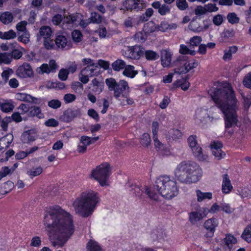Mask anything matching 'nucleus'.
Listing matches in <instances>:
<instances>
[{"instance_id": "nucleus-18", "label": "nucleus", "mask_w": 251, "mask_h": 251, "mask_svg": "<svg viewBox=\"0 0 251 251\" xmlns=\"http://www.w3.org/2000/svg\"><path fill=\"white\" fill-rule=\"evenodd\" d=\"M172 53L168 50H162L161 52V61L164 67H168L171 63Z\"/></svg>"}, {"instance_id": "nucleus-38", "label": "nucleus", "mask_w": 251, "mask_h": 251, "mask_svg": "<svg viewBox=\"0 0 251 251\" xmlns=\"http://www.w3.org/2000/svg\"><path fill=\"white\" fill-rule=\"evenodd\" d=\"M202 218L201 213L198 212H192L189 214V220L192 224H196Z\"/></svg>"}, {"instance_id": "nucleus-52", "label": "nucleus", "mask_w": 251, "mask_h": 251, "mask_svg": "<svg viewBox=\"0 0 251 251\" xmlns=\"http://www.w3.org/2000/svg\"><path fill=\"white\" fill-rule=\"evenodd\" d=\"M37 71L38 73L42 74L44 73L49 74L51 72L48 64H43L40 67L37 68Z\"/></svg>"}, {"instance_id": "nucleus-23", "label": "nucleus", "mask_w": 251, "mask_h": 251, "mask_svg": "<svg viewBox=\"0 0 251 251\" xmlns=\"http://www.w3.org/2000/svg\"><path fill=\"white\" fill-rule=\"evenodd\" d=\"M238 48L236 46H232L224 50V54L223 59L226 61L231 60L232 58V54L236 53Z\"/></svg>"}, {"instance_id": "nucleus-31", "label": "nucleus", "mask_w": 251, "mask_h": 251, "mask_svg": "<svg viewBox=\"0 0 251 251\" xmlns=\"http://www.w3.org/2000/svg\"><path fill=\"white\" fill-rule=\"evenodd\" d=\"M13 135L11 134L7 135L0 139V147L1 148H7L9 146L13 140Z\"/></svg>"}, {"instance_id": "nucleus-37", "label": "nucleus", "mask_w": 251, "mask_h": 251, "mask_svg": "<svg viewBox=\"0 0 251 251\" xmlns=\"http://www.w3.org/2000/svg\"><path fill=\"white\" fill-rule=\"evenodd\" d=\"M89 251H103L98 242L93 240H90L87 244Z\"/></svg>"}, {"instance_id": "nucleus-1", "label": "nucleus", "mask_w": 251, "mask_h": 251, "mask_svg": "<svg viewBox=\"0 0 251 251\" xmlns=\"http://www.w3.org/2000/svg\"><path fill=\"white\" fill-rule=\"evenodd\" d=\"M44 224L53 247L63 246L75 231L72 216L59 206L47 212Z\"/></svg>"}, {"instance_id": "nucleus-17", "label": "nucleus", "mask_w": 251, "mask_h": 251, "mask_svg": "<svg viewBox=\"0 0 251 251\" xmlns=\"http://www.w3.org/2000/svg\"><path fill=\"white\" fill-rule=\"evenodd\" d=\"M237 240L234 236L228 234L222 241L223 246L226 251H230L233 247V245L236 244Z\"/></svg>"}, {"instance_id": "nucleus-34", "label": "nucleus", "mask_w": 251, "mask_h": 251, "mask_svg": "<svg viewBox=\"0 0 251 251\" xmlns=\"http://www.w3.org/2000/svg\"><path fill=\"white\" fill-rule=\"evenodd\" d=\"M52 31L49 26H42L39 30L40 35L44 39L50 38L51 35Z\"/></svg>"}, {"instance_id": "nucleus-32", "label": "nucleus", "mask_w": 251, "mask_h": 251, "mask_svg": "<svg viewBox=\"0 0 251 251\" xmlns=\"http://www.w3.org/2000/svg\"><path fill=\"white\" fill-rule=\"evenodd\" d=\"M13 20L12 14L9 12H5L0 16V21L4 24L10 23Z\"/></svg>"}, {"instance_id": "nucleus-14", "label": "nucleus", "mask_w": 251, "mask_h": 251, "mask_svg": "<svg viewBox=\"0 0 251 251\" xmlns=\"http://www.w3.org/2000/svg\"><path fill=\"white\" fill-rule=\"evenodd\" d=\"M17 74L21 77H30L33 75V71L30 65L24 63L20 66L17 70Z\"/></svg>"}, {"instance_id": "nucleus-47", "label": "nucleus", "mask_w": 251, "mask_h": 251, "mask_svg": "<svg viewBox=\"0 0 251 251\" xmlns=\"http://www.w3.org/2000/svg\"><path fill=\"white\" fill-rule=\"evenodd\" d=\"M72 39L75 43L80 42L82 39V33L78 30H75L72 33Z\"/></svg>"}, {"instance_id": "nucleus-15", "label": "nucleus", "mask_w": 251, "mask_h": 251, "mask_svg": "<svg viewBox=\"0 0 251 251\" xmlns=\"http://www.w3.org/2000/svg\"><path fill=\"white\" fill-rule=\"evenodd\" d=\"M80 112L78 109H68L65 111L61 119L64 122H69L75 117L80 116Z\"/></svg>"}, {"instance_id": "nucleus-26", "label": "nucleus", "mask_w": 251, "mask_h": 251, "mask_svg": "<svg viewBox=\"0 0 251 251\" xmlns=\"http://www.w3.org/2000/svg\"><path fill=\"white\" fill-rule=\"evenodd\" d=\"M138 74V71L135 70L134 67L130 65H126L123 72L124 75L128 77L133 78Z\"/></svg>"}, {"instance_id": "nucleus-21", "label": "nucleus", "mask_w": 251, "mask_h": 251, "mask_svg": "<svg viewBox=\"0 0 251 251\" xmlns=\"http://www.w3.org/2000/svg\"><path fill=\"white\" fill-rule=\"evenodd\" d=\"M35 134L32 130L25 131L21 135V140L25 144L33 142L35 140Z\"/></svg>"}, {"instance_id": "nucleus-27", "label": "nucleus", "mask_w": 251, "mask_h": 251, "mask_svg": "<svg viewBox=\"0 0 251 251\" xmlns=\"http://www.w3.org/2000/svg\"><path fill=\"white\" fill-rule=\"evenodd\" d=\"M207 117V113L205 109L198 108L196 111L195 119L198 123H202Z\"/></svg>"}, {"instance_id": "nucleus-20", "label": "nucleus", "mask_w": 251, "mask_h": 251, "mask_svg": "<svg viewBox=\"0 0 251 251\" xmlns=\"http://www.w3.org/2000/svg\"><path fill=\"white\" fill-rule=\"evenodd\" d=\"M55 43L58 48L61 49L67 50L69 49V45L68 44L66 37L62 35H58L56 36Z\"/></svg>"}, {"instance_id": "nucleus-63", "label": "nucleus", "mask_w": 251, "mask_h": 251, "mask_svg": "<svg viewBox=\"0 0 251 251\" xmlns=\"http://www.w3.org/2000/svg\"><path fill=\"white\" fill-rule=\"evenodd\" d=\"M170 11V7L166 4H163L161 5L159 10H158V13L161 15H165L167 13H169Z\"/></svg>"}, {"instance_id": "nucleus-48", "label": "nucleus", "mask_w": 251, "mask_h": 251, "mask_svg": "<svg viewBox=\"0 0 251 251\" xmlns=\"http://www.w3.org/2000/svg\"><path fill=\"white\" fill-rule=\"evenodd\" d=\"M30 35L28 31L23 32V33L18 37V40L25 44L29 42Z\"/></svg>"}, {"instance_id": "nucleus-44", "label": "nucleus", "mask_w": 251, "mask_h": 251, "mask_svg": "<svg viewBox=\"0 0 251 251\" xmlns=\"http://www.w3.org/2000/svg\"><path fill=\"white\" fill-rule=\"evenodd\" d=\"M151 137L147 133H144L141 137L140 143L145 147H148L151 144Z\"/></svg>"}, {"instance_id": "nucleus-58", "label": "nucleus", "mask_w": 251, "mask_h": 251, "mask_svg": "<svg viewBox=\"0 0 251 251\" xmlns=\"http://www.w3.org/2000/svg\"><path fill=\"white\" fill-rule=\"evenodd\" d=\"M27 23L25 21H23L18 23L16 25V29L19 31L25 32L27 31L26 28V26Z\"/></svg>"}, {"instance_id": "nucleus-24", "label": "nucleus", "mask_w": 251, "mask_h": 251, "mask_svg": "<svg viewBox=\"0 0 251 251\" xmlns=\"http://www.w3.org/2000/svg\"><path fill=\"white\" fill-rule=\"evenodd\" d=\"M176 27L177 25L176 24L172 23L169 24L166 21H162L160 24L155 27V28L159 31L165 32L167 30L176 29Z\"/></svg>"}, {"instance_id": "nucleus-28", "label": "nucleus", "mask_w": 251, "mask_h": 251, "mask_svg": "<svg viewBox=\"0 0 251 251\" xmlns=\"http://www.w3.org/2000/svg\"><path fill=\"white\" fill-rule=\"evenodd\" d=\"M27 115L30 117H37L39 119L44 117V114L42 113L41 108L38 106H32Z\"/></svg>"}, {"instance_id": "nucleus-6", "label": "nucleus", "mask_w": 251, "mask_h": 251, "mask_svg": "<svg viewBox=\"0 0 251 251\" xmlns=\"http://www.w3.org/2000/svg\"><path fill=\"white\" fill-rule=\"evenodd\" d=\"M111 169L107 163L101 164L92 172V176L99 181L102 186L107 185V180L110 175Z\"/></svg>"}, {"instance_id": "nucleus-3", "label": "nucleus", "mask_w": 251, "mask_h": 251, "mask_svg": "<svg viewBox=\"0 0 251 251\" xmlns=\"http://www.w3.org/2000/svg\"><path fill=\"white\" fill-rule=\"evenodd\" d=\"M153 188V191L147 186L145 188L146 195L153 200L156 201L158 198V194L154 192V190L166 199H172L178 194V190L176 181L167 175L160 176L156 178Z\"/></svg>"}, {"instance_id": "nucleus-50", "label": "nucleus", "mask_w": 251, "mask_h": 251, "mask_svg": "<svg viewBox=\"0 0 251 251\" xmlns=\"http://www.w3.org/2000/svg\"><path fill=\"white\" fill-rule=\"evenodd\" d=\"M44 46L47 50H52L55 46L54 41L53 40L50 39V37L45 39L44 41Z\"/></svg>"}, {"instance_id": "nucleus-10", "label": "nucleus", "mask_w": 251, "mask_h": 251, "mask_svg": "<svg viewBox=\"0 0 251 251\" xmlns=\"http://www.w3.org/2000/svg\"><path fill=\"white\" fill-rule=\"evenodd\" d=\"M124 6L127 10L138 11L145 8L146 4L144 0H126Z\"/></svg>"}, {"instance_id": "nucleus-7", "label": "nucleus", "mask_w": 251, "mask_h": 251, "mask_svg": "<svg viewBox=\"0 0 251 251\" xmlns=\"http://www.w3.org/2000/svg\"><path fill=\"white\" fill-rule=\"evenodd\" d=\"M197 136L195 135H191L187 139L188 143L192 152L195 156L199 161H205L208 158V155L203 152L202 148L199 145Z\"/></svg>"}, {"instance_id": "nucleus-8", "label": "nucleus", "mask_w": 251, "mask_h": 251, "mask_svg": "<svg viewBox=\"0 0 251 251\" xmlns=\"http://www.w3.org/2000/svg\"><path fill=\"white\" fill-rule=\"evenodd\" d=\"M188 57L185 55H180L174 62L173 65L176 68L174 69V73L179 75L185 74L189 72V62L187 61Z\"/></svg>"}, {"instance_id": "nucleus-9", "label": "nucleus", "mask_w": 251, "mask_h": 251, "mask_svg": "<svg viewBox=\"0 0 251 251\" xmlns=\"http://www.w3.org/2000/svg\"><path fill=\"white\" fill-rule=\"evenodd\" d=\"M144 54V49L139 46L128 47L123 55L133 59H138Z\"/></svg>"}, {"instance_id": "nucleus-41", "label": "nucleus", "mask_w": 251, "mask_h": 251, "mask_svg": "<svg viewBox=\"0 0 251 251\" xmlns=\"http://www.w3.org/2000/svg\"><path fill=\"white\" fill-rule=\"evenodd\" d=\"M43 172V169L41 167H38L37 168H33L27 172V174L31 178L40 175Z\"/></svg>"}, {"instance_id": "nucleus-2", "label": "nucleus", "mask_w": 251, "mask_h": 251, "mask_svg": "<svg viewBox=\"0 0 251 251\" xmlns=\"http://www.w3.org/2000/svg\"><path fill=\"white\" fill-rule=\"evenodd\" d=\"M208 94L224 114L226 128L236 126L238 121L237 115L238 101L231 85L226 83L219 88L212 87L209 90Z\"/></svg>"}, {"instance_id": "nucleus-56", "label": "nucleus", "mask_w": 251, "mask_h": 251, "mask_svg": "<svg viewBox=\"0 0 251 251\" xmlns=\"http://www.w3.org/2000/svg\"><path fill=\"white\" fill-rule=\"evenodd\" d=\"M176 5L178 8L181 10H184L188 7L186 0H176Z\"/></svg>"}, {"instance_id": "nucleus-33", "label": "nucleus", "mask_w": 251, "mask_h": 251, "mask_svg": "<svg viewBox=\"0 0 251 251\" xmlns=\"http://www.w3.org/2000/svg\"><path fill=\"white\" fill-rule=\"evenodd\" d=\"M16 33L12 29L4 32L0 31V38L2 39L11 40L16 38Z\"/></svg>"}, {"instance_id": "nucleus-57", "label": "nucleus", "mask_w": 251, "mask_h": 251, "mask_svg": "<svg viewBox=\"0 0 251 251\" xmlns=\"http://www.w3.org/2000/svg\"><path fill=\"white\" fill-rule=\"evenodd\" d=\"M215 150L212 151V154L218 160H220L226 155V153L222 151L221 149L219 150L218 149L217 150L215 149Z\"/></svg>"}, {"instance_id": "nucleus-4", "label": "nucleus", "mask_w": 251, "mask_h": 251, "mask_svg": "<svg viewBox=\"0 0 251 251\" xmlns=\"http://www.w3.org/2000/svg\"><path fill=\"white\" fill-rule=\"evenodd\" d=\"M175 178L180 182L191 184L196 183L201 178L202 171L196 163L183 161L178 164L174 171Z\"/></svg>"}, {"instance_id": "nucleus-61", "label": "nucleus", "mask_w": 251, "mask_h": 251, "mask_svg": "<svg viewBox=\"0 0 251 251\" xmlns=\"http://www.w3.org/2000/svg\"><path fill=\"white\" fill-rule=\"evenodd\" d=\"M68 74L69 72L67 70L62 69L59 71L58 73V77L60 80L65 81L67 79Z\"/></svg>"}, {"instance_id": "nucleus-42", "label": "nucleus", "mask_w": 251, "mask_h": 251, "mask_svg": "<svg viewBox=\"0 0 251 251\" xmlns=\"http://www.w3.org/2000/svg\"><path fill=\"white\" fill-rule=\"evenodd\" d=\"M179 53L184 54H190L191 55H195L196 54V51L194 50L189 49L186 45L182 44L180 46Z\"/></svg>"}, {"instance_id": "nucleus-35", "label": "nucleus", "mask_w": 251, "mask_h": 251, "mask_svg": "<svg viewBox=\"0 0 251 251\" xmlns=\"http://www.w3.org/2000/svg\"><path fill=\"white\" fill-rule=\"evenodd\" d=\"M241 237L248 243L251 242V224L248 225L244 229Z\"/></svg>"}, {"instance_id": "nucleus-30", "label": "nucleus", "mask_w": 251, "mask_h": 251, "mask_svg": "<svg viewBox=\"0 0 251 251\" xmlns=\"http://www.w3.org/2000/svg\"><path fill=\"white\" fill-rule=\"evenodd\" d=\"M126 65V63L124 60L118 59L112 63L111 66L114 71L119 72L123 70Z\"/></svg>"}, {"instance_id": "nucleus-64", "label": "nucleus", "mask_w": 251, "mask_h": 251, "mask_svg": "<svg viewBox=\"0 0 251 251\" xmlns=\"http://www.w3.org/2000/svg\"><path fill=\"white\" fill-rule=\"evenodd\" d=\"M41 245V238L39 236L33 237L30 243V246L35 247H38Z\"/></svg>"}, {"instance_id": "nucleus-5", "label": "nucleus", "mask_w": 251, "mask_h": 251, "mask_svg": "<svg viewBox=\"0 0 251 251\" xmlns=\"http://www.w3.org/2000/svg\"><path fill=\"white\" fill-rule=\"evenodd\" d=\"M99 201L97 193L85 191L75 200L73 205L76 213L83 217H87L93 213Z\"/></svg>"}, {"instance_id": "nucleus-29", "label": "nucleus", "mask_w": 251, "mask_h": 251, "mask_svg": "<svg viewBox=\"0 0 251 251\" xmlns=\"http://www.w3.org/2000/svg\"><path fill=\"white\" fill-rule=\"evenodd\" d=\"M196 193L199 202H201L205 199L211 200L212 198V194L211 192L203 193L200 190H197Z\"/></svg>"}, {"instance_id": "nucleus-16", "label": "nucleus", "mask_w": 251, "mask_h": 251, "mask_svg": "<svg viewBox=\"0 0 251 251\" xmlns=\"http://www.w3.org/2000/svg\"><path fill=\"white\" fill-rule=\"evenodd\" d=\"M218 224L217 220L215 218L209 219L205 221L204 227L208 231L207 236L212 237L213 235L215 227Z\"/></svg>"}, {"instance_id": "nucleus-45", "label": "nucleus", "mask_w": 251, "mask_h": 251, "mask_svg": "<svg viewBox=\"0 0 251 251\" xmlns=\"http://www.w3.org/2000/svg\"><path fill=\"white\" fill-rule=\"evenodd\" d=\"M71 88L76 93L81 94L83 90V85L78 81L73 82Z\"/></svg>"}, {"instance_id": "nucleus-54", "label": "nucleus", "mask_w": 251, "mask_h": 251, "mask_svg": "<svg viewBox=\"0 0 251 251\" xmlns=\"http://www.w3.org/2000/svg\"><path fill=\"white\" fill-rule=\"evenodd\" d=\"M48 105L51 108L57 109L60 107L61 102L58 100H52L48 102Z\"/></svg>"}, {"instance_id": "nucleus-40", "label": "nucleus", "mask_w": 251, "mask_h": 251, "mask_svg": "<svg viewBox=\"0 0 251 251\" xmlns=\"http://www.w3.org/2000/svg\"><path fill=\"white\" fill-rule=\"evenodd\" d=\"M89 20L91 23L99 24L102 21V17L98 13L93 12L91 13V16Z\"/></svg>"}, {"instance_id": "nucleus-25", "label": "nucleus", "mask_w": 251, "mask_h": 251, "mask_svg": "<svg viewBox=\"0 0 251 251\" xmlns=\"http://www.w3.org/2000/svg\"><path fill=\"white\" fill-rule=\"evenodd\" d=\"M14 108V105L11 101L0 100V110L3 112L5 113L10 112Z\"/></svg>"}, {"instance_id": "nucleus-49", "label": "nucleus", "mask_w": 251, "mask_h": 251, "mask_svg": "<svg viewBox=\"0 0 251 251\" xmlns=\"http://www.w3.org/2000/svg\"><path fill=\"white\" fill-rule=\"evenodd\" d=\"M224 16L221 14H217L213 18V23L216 26H220L224 22Z\"/></svg>"}, {"instance_id": "nucleus-55", "label": "nucleus", "mask_w": 251, "mask_h": 251, "mask_svg": "<svg viewBox=\"0 0 251 251\" xmlns=\"http://www.w3.org/2000/svg\"><path fill=\"white\" fill-rule=\"evenodd\" d=\"M202 41V38L200 36H195L190 40V46L194 47L198 46Z\"/></svg>"}, {"instance_id": "nucleus-62", "label": "nucleus", "mask_w": 251, "mask_h": 251, "mask_svg": "<svg viewBox=\"0 0 251 251\" xmlns=\"http://www.w3.org/2000/svg\"><path fill=\"white\" fill-rule=\"evenodd\" d=\"M87 114L89 116L98 122L100 120L99 115L97 112L94 109H90L88 110Z\"/></svg>"}, {"instance_id": "nucleus-43", "label": "nucleus", "mask_w": 251, "mask_h": 251, "mask_svg": "<svg viewBox=\"0 0 251 251\" xmlns=\"http://www.w3.org/2000/svg\"><path fill=\"white\" fill-rule=\"evenodd\" d=\"M11 62V56L7 52L0 53V64H9Z\"/></svg>"}, {"instance_id": "nucleus-13", "label": "nucleus", "mask_w": 251, "mask_h": 251, "mask_svg": "<svg viewBox=\"0 0 251 251\" xmlns=\"http://www.w3.org/2000/svg\"><path fill=\"white\" fill-rule=\"evenodd\" d=\"M81 18L82 15L79 13L72 14L64 17L63 23H65L68 25L67 28L76 26L78 24Z\"/></svg>"}, {"instance_id": "nucleus-11", "label": "nucleus", "mask_w": 251, "mask_h": 251, "mask_svg": "<svg viewBox=\"0 0 251 251\" xmlns=\"http://www.w3.org/2000/svg\"><path fill=\"white\" fill-rule=\"evenodd\" d=\"M95 67L86 66L80 71L78 75L79 80L83 84L87 83L89 81V77L97 75L95 73Z\"/></svg>"}, {"instance_id": "nucleus-39", "label": "nucleus", "mask_w": 251, "mask_h": 251, "mask_svg": "<svg viewBox=\"0 0 251 251\" xmlns=\"http://www.w3.org/2000/svg\"><path fill=\"white\" fill-rule=\"evenodd\" d=\"M146 58L148 60H155L158 59L159 55L156 52L151 50L144 51Z\"/></svg>"}, {"instance_id": "nucleus-59", "label": "nucleus", "mask_w": 251, "mask_h": 251, "mask_svg": "<svg viewBox=\"0 0 251 251\" xmlns=\"http://www.w3.org/2000/svg\"><path fill=\"white\" fill-rule=\"evenodd\" d=\"M105 82L110 90H113L117 84L115 79L113 78L106 79Z\"/></svg>"}, {"instance_id": "nucleus-46", "label": "nucleus", "mask_w": 251, "mask_h": 251, "mask_svg": "<svg viewBox=\"0 0 251 251\" xmlns=\"http://www.w3.org/2000/svg\"><path fill=\"white\" fill-rule=\"evenodd\" d=\"M227 19L228 22L231 24L238 23L240 20L239 18L234 12L229 13L227 15Z\"/></svg>"}, {"instance_id": "nucleus-60", "label": "nucleus", "mask_w": 251, "mask_h": 251, "mask_svg": "<svg viewBox=\"0 0 251 251\" xmlns=\"http://www.w3.org/2000/svg\"><path fill=\"white\" fill-rule=\"evenodd\" d=\"M132 190H134L133 193L140 199H143L144 197L143 195V193L144 191L142 189H141L139 186L136 185Z\"/></svg>"}, {"instance_id": "nucleus-12", "label": "nucleus", "mask_w": 251, "mask_h": 251, "mask_svg": "<svg viewBox=\"0 0 251 251\" xmlns=\"http://www.w3.org/2000/svg\"><path fill=\"white\" fill-rule=\"evenodd\" d=\"M15 98L16 100L32 104H40L42 102V100L41 99L34 97L30 95L24 93H16Z\"/></svg>"}, {"instance_id": "nucleus-36", "label": "nucleus", "mask_w": 251, "mask_h": 251, "mask_svg": "<svg viewBox=\"0 0 251 251\" xmlns=\"http://www.w3.org/2000/svg\"><path fill=\"white\" fill-rule=\"evenodd\" d=\"M14 187V183L11 181H7L4 183L0 188V191L3 194L8 193Z\"/></svg>"}, {"instance_id": "nucleus-22", "label": "nucleus", "mask_w": 251, "mask_h": 251, "mask_svg": "<svg viewBox=\"0 0 251 251\" xmlns=\"http://www.w3.org/2000/svg\"><path fill=\"white\" fill-rule=\"evenodd\" d=\"M92 91L95 94H100L103 90L104 85L101 81H99L98 79L95 78L92 80Z\"/></svg>"}, {"instance_id": "nucleus-53", "label": "nucleus", "mask_w": 251, "mask_h": 251, "mask_svg": "<svg viewBox=\"0 0 251 251\" xmlns=\"http://www.w3.org/2000/svg\"><path fill=\"white\" fill-rule=\"evenodd\" d=\"M243 83L246 87L251 88V72L245 75L243 80Z\"/></svg>"}, {"instance_id": "nucleus-51", "label": "nucleus", "mask_w": 251, "mask_h": 251, "mask_svg": "<svg viewBox=\"0 0 251 251\" xmlns=\"http://www.w3.org/2000/svg\"><path fill=\"white\" fill-rule=\"evenodd\" d=\"M206 12H217L219 10V8L216 6L215 3H208L204 6Z\"/></svg>"}, {"instance_id": "nucleus-19", "label": "nucleus", "mask_w": 251, "mask_h": 251, "mask_svg": "<svg viewBox=\"0 0 251 251\" xmlns=\"http://www.w3.org/2000/svg\"><path fill=\"white\" fill-rule=\"evenodd\" d=\"M232 189V186L227 174H224L223 176L222 186V192L225 194L229 193Z\"/></svg>"}]
</instances>
